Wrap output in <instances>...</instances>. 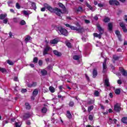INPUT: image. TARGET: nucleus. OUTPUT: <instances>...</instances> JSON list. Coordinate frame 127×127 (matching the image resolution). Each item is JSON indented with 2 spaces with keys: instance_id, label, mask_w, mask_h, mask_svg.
<instances>
[{
  "instance_id": "nucleus-1",
  "label": "nucleus",
  "mask_w": 127,
  "mask_h": 127,
  "mask_svg": "<svg viewBox=\"0 0 127 127\" xmlns=\"http://www.w3.org/2000/svg\"><path fill=\"white\" fill-rule=\"evenodd\" d=\"M47 8L48 10H49V11L52 12L53 13H55V14L58 16H61V14L63 13L61 9L57 7L53 8L51 6H49L47 7Z\"/></svg>"
},
{
  "instance_id": "nucleus-2",
  "label": "nucleus",
  "mask_w": 127,
  "mask_h": 127,
  "mask_svg": "<svg viewBox=\"0 0 127 127\" xmlns=\"http://www.w3.org/2000/svg\"><path fill=\"white\" fill-rule=\"evenodd\" d=\"M58 33L59 34L64 35V36H67V35H68V31H67V30L62 27L58 28Z\"/></svg>"
},
{
  "instance_id": "nucleus-3",
  "label": "nucleus",
  "mask_w": 127,
  "mask_h": 127,
  "mask_svg": "<svg viewBox=\"0 0 127 127\" xmlns=\"http://www.w3.org/2000/svg\"><path fill=\"white\" fill-rule=\"evenodd\" d=\"M28 6L31 8V9H34V10H36V4L34 2H29L28 3Z\"/></svg>"
},
{
  "instance_id": "nucleus-4",
  "label": "nucleus",
  "mask_w": 127,
  "mask_h": 127,
  "mask_svg": "<svg viewBox=\"0 0 127 127\" xmlns=\"http://www.w3.org/2000/svg\"><path fill=\"white\" fill-rule=\"evenodd\" d=\"M121 104L119 103H116L114 105V111L115 112H117L119 113V112H121Z\"/></svg>"
},
{
  "instance_id": "nucleus-5",
  "label": "nucleus",
  "mask_w": 127,
  "mask_h": 127,
  "mask_svg": "<svg viewBox=\"0 0 127 127\" xmlns=\"http://www.w3.org/2000/svg\"><path fill=\"white\" fill-rule=\"evenodd\" d=\"M109 3L111 5H120V2L116 0H110Z\"/></svg>"
},
{
  "instance_id": "nucleus-6",
  "label": "nucleus",
  "mask_w": 127,
  "mask_h": 127,
  "mask_svg": "<svg viewBox=\"0 0 127 127\" xmlns=\"http://www.w3.org/2000/svg\"><path fill=\"white\" fill-rule=\"evenodd\" d=\"M71 29L72 30H76V31H78V32H82V30H83V28H77L76 27H74L73 26H70Z\"/></svg>"
},
{
  "instance_id": "nucleus-7",
  "label": "nucleus",
  "mask_w": 127,
  "mask_h": 127,
  "mask_svg": "<svg viewBox=\"0 0 127 127\" xmlns=\"http://www.w3.org/2000/svg\"><path fill=\"white\" fill-rule=\"evenodd\" d=\"M50 49H51V48H50V47L47 46L44 50L43 51V55H46V54H48V52L49 51V50H50Z\"/></svg>"
},
{
  "instance_id": "nucleus-8",
  "label": "nucleus",
  "mask_w": 127,
  "mask_h": 127,
  "mask_svg": "<svg viewBox=\"0 0 127 127\" xmlns=\"http://www.w3.org/2000/svg\"><path fill=\"white\" fill-rule=\"evenodd\" d=\"M36 85H37L36 82H33L32 83L27 84V87H28V88H32L33 87L36 86Z\"/></svg>"
},
{
  "instance_id": "nucleus-9",
  "label": "nucleus",
  "mask_w": 127,
  "mask_h": 127,
  "mask_svg": "<svg viewBox=\"0 0 127 127\" xmlns=\"http://www.w3.org/2000/svg\"><path fill=\"white\" fill-rule=\"evenodd\" d=\"M103 72H106V69H107V60H104V62L103 64Z\"/></svg>"
},
{
  "instance_id": "nucleus-10",
  "label": "nucleus",
  "mask_w": 127,
  "mask_h": 127,
  "mask_svg": "<svg viewBox=\"0 0 127 127\" xmlns=\"http://www.w3.org/2000/svg\"><path fill=\"white\" fill-rule=\"evenodd\" d=\"M97 28L100 33H101V34H103V33H104V29L102 28V27H101V26H100V25H97Z\"/></svg>"
},
{
  "instance_id": "nucleus-11",
  "label": "nucleus",
  "mask_w": 127,
  "mask_h": 127,
  "mask_svg": "<svg viewBox=\"0 0 127 127\" xmlns=\"http://www.w3.org/2000/svg\"><path fill=\"white\" fill-rule=\"evenodd\" d=\"M102 34H101V33L99 34H98L97 33H95L93 34V36L94 37H98V38H99V39H101V38L102 37Z\"/></svg>"
},
{
  "instance_id": "nucleus-12",
  "label": "nucleus",
  "mask_w": 127,
  "mask_h": 127,
  "mask_svg": "<svg viewBox=\"0 0 127 127\" xmlns=\"http://www.w3.org/2000/svg\"><path fill=\"white\" fill-rule=\"evenodd\" d=\"M30 117H31V115L29 113H26L23 116V119L24 120H26V119H28V118H30Z\"/></svg>"
},
{
  "instance_id": "nucleus-13",
  "label": "nucleus",
  "mask_w": 127,
  "mask_h": 127,
  "mask_svg": "<svg viewBox=\"0 0 127 127\" xmlns=\"http://www.w3.org/2000/svg\"><path fill=\"white\" fill-rule=\"evenodd\" d=\"M86 5L88 7V8H89V9H90V10H92V11H94L95 10L94 8H93V7H92V6H91V5H90L88 2L86 3Z\"/></svg>"
},
{
  "instance_id": "nucleus-14",
  "label": "nucleus",
  "mask_w": 127,
  "mask_h": 127,
  "mask_svg": "<svg viewBox=\"0 0 127 127\" xmlns=\"http://www.w3.org/2000/svg\"><path fill=\"white\" fill-rule=\"evenodd\" d=\"M53 53L54 54H55V55H56L57 56H58V57H60L62 55L61 53L59 52L57 50L54 51Z\"/></svg>"
},
{
  "instance_id": "nucleus-15",
  "label": "nucleus",
  "mask_w": 127,
  "mask_h": 127,
  "mask_svg": "<svg viewBox=\"0 0 127 127\" xmlns=\"http://www.w3.org/2000/svg\"><path fill=\"white\" fill-rule=\"evenodd\" d=\"M66 117L67 118H68L69 120L70 119H72V115L71 114V113H70V111H67L66 112Z\"/></svg>"
},
{
  "instance_id": "nucleus-16",
  "label": "nucleus",
  "mask_w": 127,
  "mask_h": 127,
  "mask_svg": "<svg viewBox=\"0 0 127 127\" xmlns=\"http://www.w3.org/2000/svg\"><path fill=\"white\" fill-rule=\"evenodd\" d=\"M108 29L109 30H110V31H112V30L113 29V23H108Z\"/></svg>"
},
{
  "instance_id": "nucleus-17",
  "label": "nucleus",
  "mask_w": 127,
  "mask_h": 127,
  "mask_svg": "<svg viewBox=\"0 0 127 127\" xmlns=\"http://www.w3.org/2000/svg\"><path fill=\"white\" fill-rule=\"evenodd\" d=\"M7 16V15L6 14H0V19L1 20L4 19V18H5V17H6Z\"/></svg>"
},
{
  "instance_id": "nucleus-18",
  "label": "nucleus",
  "mask_w": 127,
  "mask_h": 127,
  "mask_svg": "<svg viewBox=\"0 0 127 127\" xmlns=\"http://www.w3.org/2000/svg\"><path fill=\"white\" fill-rule=\"evenodd\" d=\"M98 75V72L97 71V70L94 69L93 72V77L96 78V76Z\"/></svg>"
},
{
  "instance_id": "nucleus-19",
  "label": "nucleus",
  "mask_w": 127,
  "mask_h": 127,
  "mask_svg": "<svg viewBox=\"0 0 127 127\" xmlns=\"http://www.w3.org/2000/svg\"><path fill=\"white\" fill-rule=\"evenodd\" d=\"M58 43V41L57 40V39H55L50 41V43L51 44H56Z\"/></svg>"
},
{
  "instance_id": "nucleus-20",
  "label": "nucleus",
  "mask_w": 127,
  "mask_h": 127,
  "mask_svg": "<svg viewBox=\"0 0 127 127\" xmlns=\"http://www.w3.org/2000/svg\"><path fill=\"white\" fill-rule=\"evenodd\" d=\"M105 85L107 86V87L110 86V82H109V79L107 78L105 81Z\"/></svg>"
},
{
  "instance_id": "nucleus-21",
  "label": "nucleus",
  "mask_w": 127,
  "mask_h": 127,
  "mask_svg": "<svg viewBox=\"0 0 127 127\" xmlns=\"http://www.w3.org/2000/svg\"><path fill=\"white\" fill-rule=\"evenodd\" d=\"M41 72L42 73V75L43 76H45V75H47V71L45 69H42L41 71Z\"/></svg>"
},
{
  "instance_id": "nucleus-22",
  "label": "nucleus",
  "mask_w": 127,
  "mask_h": 127,
  "mask_svg": "<svg viewBox=\"0 0 127 127\" xmlns=\"http://www.w3.org/2000/svg\"><path fill=\"white\" fill-rule=\"evenodd\" d=\"M38 94V90L37 89H35L33 92V96L35 97Z\"/></svg>"
},
{
  "instance_id": "nucleus-23",
  "label": "nucleus",
  "mask_w": 127,
  "mask_h": 127,
  "mask_svg": "<svg viewBox=\"0 0 127 127\" xmlns=\"http://www.w3.org/2000/svg\"><path fill=\"white\" fill-rule=\"evenodd\" d=\"M49 90L50 91L51 93H54L55 92V88L53 86H50L49 87Z\"/></svg>"
},
{
  "instance_id": "nucleus-24",
  "label": "nucleus",
  "mask_w": 127,
  "mask_h": 127,
  "mask_svg": "<svg viewBox=\"0 0 127 127\" xmlns=\"http://www.w3.org/2000/svg\"><path fill=\"white\" fill-rule=\"evenodd\" d=\"M115 93L116 95H120L121 94V89H116L115 90Z\"/></svg>"
},
{
  "instance_id": "nucleus-25",
  "label": "nucleus",
  "mask_w": 127,
  "mask_h": 127,
  "mask_svg": "<svg viewBox=\"0 0 127 127\" xmlns=\"http://www.w3.org/2000/svg\"><path fill=\"white\" fill-rule=\"evenodd\" d=\"M121 72H122L123 76H127V71L125 70V69H123L121 70Z\"/></svg>"
},
{
  "instance_id": "nucleus-26",
  "label": "nucleus",
  "mask_w": 127,
  "mask_h": 127,
  "mask_svg": "<svg viewBox=\"0 0 127 127\" xmlns=\"http://www.w3.org/2000/svg\"><path fill=\"white\" fill-rule=\"evenodd\" d=\"M122 123H124V124H127V118L124 117L122 118Z\"/></svg>"
},
{
  "instance_id": "nucleus-27",
  "label": "nucleus",
  "mask_w": 127,
  "mask_h": 127,
  "mask_svg": "<svg viewBox=\"0 0 127 127\" xmlns=\"http://www.w3.org/2000/svg\"><path fill=\"white\" fill-rule=\"evenodd\" d=\"M24 15H29V14H30V13H30L29 11H26V10H24L23 11Z\"/></svg>"
},
{
  "instance_id": "nucleus-28",
  "label": "nucleus",
  "mask_w": 127,
  "mask_h": 127,
  "mask_svg": "<svg viewBox=\"0 0 127 127\" xmlns=\"http://www.w3.org/2000/svg\"><path fill=\"white\" fill-rule=\"evenodd\" d=\"M80 58H81V57L80 56L75 55V56H73L74 60H79V59H80Z\"/></svg>"
},
{
  "instance_id": "nucleus-29",
  "label": "nucleus",
  "mask_w": 127,
  "mask_h": 127,
  "mask_svg": "<svg viewBox=\"0 0 127 127\" xmlns=\"http://www.w3.org/2000/svg\"><path fill=\"white\" fill-rule=\"evenodd\" d=\"M110 20L111 19H110V18L108 17H106L103 20V21H104V22H109Z\"/></svg>"
},
{
  "instance_id": "nucleus-30",
  "label": "nucleus",
  "mask_w": 127,
  "mask_h": 127,
  "mask_svg": "<svg viewBox=\"0 0 127 127\" xmlns=\"http://www.w3.org/2000/svg\"><path fill=\"white\" fill-rule=\"evenodd\" d=\"M93 109H94V106H91L88 107V112L89 113L91 112V111H92V110H93Z\"/></svg>"
},
{
  "instance_id": "nucleus-31",
  "label": "nucleus",
  "mask_w": 127,
  "mask_h": 127,
  "mask_svg": "<svg viewBox=\"0 0 127 127\" xmlns=\"http://www.w3.org/2000/svg\"><path fill=\"white\" fill-rule=\"evenodd\" d=\"M0 72H1L2 73H4L5 72H6V69L4 68L0 67Z\"/></svg>"
},
{
  "instance_id": "nucleus-32",
  "label": "nucleus",
  "mask_w": 127,
  "mask_h": 127,
  "mask_svg": "<svg viewBox=\"0 0 127 127\" xmlns=\"http://www.w3.org/2000/svg\"><path fill=\"white\" fill-rule=\"evenodd\" d=\"M25 105L26 106V108L27 109V110H29V109H30V105H29V104L28 103H26L25 104Z\"/></svg>"
},
{
  "instance_id": "nucleus-33",
  "label": "nucleus",
  "mask_w": 127,
  "mask_h": 127,
  "mask_svg": "<svg viewBox=\"0 0 127 127\" xmlns=\"http://www.w3.org/2000/svg\"><path fill=\"white\" fill-rule=\"evenodd\" d=\"M47 112V108L44 107L43 109H42V113L45 114Z\"/></svg>"
},
{
  "instance_id": "nucleus-34",
  "label": "nucleus",
  "mask_w": 127,
  "mask_h": 127,
  "mask_svg": "<svg viewBox=\"0 0 127 127\" xmlns=\"http://www.w3.org/2000/svg\"><path fill=\"white\" fill-rule=\"evenodd\" d=\"M95 103V101L93 100H91L88 101L87 104L88 105H92V104H94Z\"/></svg>"
},
{
  "instance_id": "nucleus-35",
  "label": "nucleus",
  "mask_w": 127,
  "mask_h": 127,
  "mask_svg": "<svg viewBox=\"0 0 127 127\" xmlns=\"http://www.w3.org/2000/svg\"><path fill=\"white\" fill-rule=\"evenodd\" d=\"M20 25H25V24H26V23L25 22V21H24V20H22L20 22Z\"/></svg>"
},
{
  "instance_id": "nucleus-36",
  "label": "nucleus",
  "mask_w": 127,
  "mask_h": 127,
  "mask_svg": "<svg viewBox=\"0 0 127 127\" xmlns=\"http://www.w3.org/2000/svg\"><path fill=\"white\" fill-rule=\"evenodd\" d=\"M66 45L67 46V47H69V48H71V47H72V45H71V43L69 42H66Z\"/></svg>"
},
{
  "instance_id": "nucleus-37",
  "label": "nucleus",
  "mask_w": 127,
  "mask_h": 127,
  "mask_svg": "<svg viewBox=\"0 0 127 127\" xmlns=\"http://www.w3.org/2000/svg\"><path fill=\"white\" fill-rule=\"evenodd\" d=\"M21 126V123L20 122L15 123L16 127H20Z\"/></svg>"
},
{
  "instance_id": "nucleus-38",
  "label": "nucleus",
  "mask_w": 127,
  "mask_h": 127,
  "mask_svg": "<svg viewBox=\"0 0 127 127\" xmlns=\"http://www.w3.org/2000/svg\"><path fill=\"white\" fill-rule=\"evenodd\" d=\"M7 63L9 64V65H13V62L9 60H7Z\"/></svg>"
},
{
  "instance_id": "nucleus-39",
  "label": "nucleus",
  "mask_w": 127,
  "mask_h": 127,
  "mask_svg": "<svg viewBox=\"0 0 127 127\" xmlns=\"http://www.w3.org/2000/svg\"><path fill=\"white\" fill-rule=\"evenodd\" d=\"M58 98H59V99H61L62 100H64V99H65V96H62L61 95H58Z\"/></svg>"
},
{
  "instance_id": "nucleus-40",
  "label": "nucleus",
  "mask_w": 127,
  "mask_h": 127,
  "mask_svg": "<svg viewBox=\"0 0 127 127\" xmlns=\"http://www.w3.org/2000/svg\"><path fill=\"white\" fill-rule=\"evenodd\" d=\"M120 25L121 27H122V28L126 27V25L125 24V23H124V22H120Z\"/></svg>"
},
{
  "instance_id": "nucleus-41",
  "label": "nucleus",
  "mask_w": 127,
  "mask_h": 127,
  "mask_svg": "<svg viewBox=\"0 0 127 127\" xmlns=\"http://www.w3.org/2000/svg\"><path fill=\"white\" fill-rule=\"evenodd\" d=\"M38 62V59H37V57H35L33 59V63H37Z\"/></svg>"
},
{
  "instance_id": "nucleus-42",
  "label": "nucleus",
  "mask_w": 127,
  "mask_h": 127,
  "mask_svg": "<svg viewBox=\"0 0 127 127\" xmlns=\"http://www.w3.org/2000/svg\"><path fill=\"white\" fill-rule=\"evenodd\" d=\"M69 107H73L74 106V102L73 101L69 102Z\"/></svg>"
},
{
  "instance_id": "nucleus-43",
  "label": "nucleus",
  "mask_w": 127,
  "mask_h": 127,
  "mask_svg": "<svg viewBox=\"0 0 127 127\" xmlns=\"http://www.w3.org/2000/svg\"><path fill=\"white\" fill-rule=\"evenodd\" d=\"M30 40V37H29V36H27L25 39V41H26V42H28V41H29Z\"/></svg>"
},
{
  "instance_id": "nucleus-44",
  "label": "nucleus",
  "mask_w": 127,
  "mask_h": 127,
  "mask_svg": "<svg viewBox=\"0 0 127 127\" xmlns=\"http://www.w3.org/2000/svg\"><path fill=\"white\" fill-rule=\"evenodd\" d=\"M7 21H8V18H5L3 20V23H5V24H6L7 23Z\"/></svg>"
},
{
  "instance_id": "nucleus-45",
  "label": "nucleus",
  "mask_w": 127,
  "mask_h": 127,
  "mask_svg": "<svg viewBox=\"0 0 127 127\" xmlns=\"http://www.w3.org/2000/svg\"><path fill=\"white\" fill-rule=\"evenodd\" d=\"M16 8H17V9H20V5H19V3H16Z\"/></svg>"
},
{
  "instance_id": "nucleus-46",
  "label": "nucleus",
  "mask_w": 127,
  "mask_h": 127,
  "mask_svg": "<svg viewBox=\"0 0 127 127\" xmlns=\"http://www.w3.org/2000/svg\"><path fill=\"white\" fill-rule=\"evenodd\" d=\"M94 95H95V96H96V97L99 96V91H95L94 92Z\"/></svg>"
},
{
  "instance_id": "nucleus-47",
  "label": "nucleus",
  "mask_w": 127,
  "mask_h": 127,
  "mask_svg": "<svg viewBox=\"0 0 127 127\" xmlns=\"http://www.w3.org/2000/svg\"><path fill=\"white\" fill-rule=\"evenodd\" d=\"M59 5L62 8H64L65 7V6L64 5H63V4H62L61 3H59Z\"/></svg>"
},
{
  "instance_id": "nucleus-48",
  "label": "nucleus",
  "mask_w": 127,
  "mask_h": 127,
  "mask_svg": "<svg viewBox=\"0 0 127 127\" xmlns=\"http://www.w3.org/2000/svg\"><path fill=\"white\" fill-rule=\"evenodd\" d=\"M122 29H123L124 32H127V27L126 26L123 27V28H122Z\"/></svg>"
},
{
  "instance_id": "nucleus-49",
  "label": "nucleus",
  "mask_w": 127,
  "mask_h": 127,
  "mask_svg": "<svg viewBox=\"0 0 127 127\" xmlns=\"http://www.w3.org/2000/svg\"><path fill=\"white\" fill-rule=\"evenodd\" d=\"M113 59H114V60H119V58L118 56L114 55L113 56Z\"/></svg>"
},
{
  "instance_id": "nucleus-50",
  "label": "nucleus",
  "mask_w": 127,
  "mask_h": 127,
  "mask_svg": "<svg viewBox=\"0 0 127 127\" xmlns=\"http://www.w3.org/2000/svg\"><path fill=\"white\" fill-rule=\"evenodd\" d=\"M117 83L118 84H119V85H122V84L123 83V82H122V80L121 79H119L117 81Z\"/></svg>"
},
{
  "instance_id": "nucleus-51",
  "label": "nucleus",
  "mask_w": 127,
  "mask_h": 127,
  "mask_svg": "<svg viewBox=\"0 0 127 127\" xmlns=\"http://www.w3.org/2000/svg\"><path fill=\"white\" fill-rule=\"evenodd\" d=\"M93 116H92L91 115H89V120H90V121H93Z\"/></svg>"
},
{
  "instance_id": "nucleus-52",
  "label": "nucleus",
  "mask_w": 127,
  "mask_h": 127,
  "mask_svg": "<svg viewBox=\"0 0 127 127\" xmlns=\"http://www.w3.org/2000/svg\"><path fill=\"white\" fill-rule=\"evenodd\" d=\"M116 34L117 35V36H120V31H116L115 32Z\"/></svg>"
},
{
  "instance_id": "nucleus-53",
  "label": "nucleus",
  "mask_w": 127,
  "mask_h": 127,
  "mask_svg": "<svg viewBox=\"0 0 127 127\" xmlns=\"http://www.w3.org/2000/svg\"><path fill=\"white\" fill-rule=\"evenodd\" d=\"M98 6L99 7H103V6H104V4H102V3H98Z\"/></svg>"
},
{
  "instance_id": "nucleus-54",
  "label": "nucleus",
  "mask_w": 127,
  "mask_h": 127,
  "mask_svg": "<svg viewBox=\"0 0 127 127\" xmlns=\"http://www.w3.org/2000/svg\"><path fill=\"white\" fill-rule=\"evenodd\" d=\"M27 90H26V89H23L21 90V93H25L27 92Z\"/></svg>"
},
{
  "instance_id": "nucleus-55",
  "label": "nucleus",
  "mask_w": 127,
  "mask_h": 127,
  "mask_svg": "<svg viewBox=\"0 0 127 127\" xmlns=\"http://www.w3.org/2000/svg\"><path fill=\"white\" fill-rule=\"evenodd\" d=\"M82 110L83 111V112L85 113L86 112V109H85V107L84 106H81Z\"/></svg>"
},
{
  "instance_id": "nucleus-56",
  "label": "nucleus",
  "mask_w": 127,
  "mask_h": 127,
  "mask_svg": "<svg viewBox=\"0 0 127 127\" xmlns=\"http://www.w3.org/2000/svg\"><path fill=\"white\" fill-rule=\"evenodd\" d=\"M94 19L95 20H98V19H99V17H98V15H95L94 17Z\"/></svg>"
},
{
  "instance_id": "nucleus-57",
  "label": "nucleus",
  "mask_w": 127,
  "mask_h": 127,
  "mask_svg": "<svg viewBox=\"0 0 127 127\" xmlns=\"http://www.w3.org/2000/svg\"><path fill=\"white\" fill-rule=\"evenodd\" d=\"M42 64H43L42 61L39 60V65L40 66H41V65H42Z\"/></svg>"
},
{
  "instance_id": "nucleus-58",
  "label": "nucleus",
  "mask_w": 127,
  "mask_h": 127,
  "mask_svg": "<svg viewBox=\"0 0 127 127\" xmlns=\"http://www.w3.org/2000/svg\"><path fill=\"white\" fill-rule=\"evenodd\" d=\"M9 36L10 38H11L12 37V36H13V35H12V33H11V32H10L9 33Z\"/></svg>"
},
{
  "instance_id": "nucleus-59",
  "label": "nucleus",
  "mask_w": 127,
  "mask_h": 127,
  "mask_svg": "<svg viewBox=\"0 0 127 127\" xmlns=\"http://www.w3.org/2000/svg\"><path fill=\"white\" fill-rule=\"evenodd\" d=\"M10 11L12 13H15V12L14 11V10H13V9H10Z\"/></svg>"
},
{
  "instance_id": "nucleus-60",
  "label": "nucleus",
  "mask_w": 127,
  "mask_h": 127,
  "mask_svg": "<svg viewBox=\"0 0 127 127\" xmlns=\"http://www.w3.org/2000/svg\"><path fill=\"white\" fill-rule=\"evenodd\" d=\"M14 81H15L16 82H17V81H18V78L17 77H15L14 78Z\"/></svg>"
},
{
  "instance_id": "nucleus-61",
  "label": "nucleus",
  "mask_w": 127,
  "mask_h": 127,
  "mask_svg": "<svg viewBox=\"0 0 127 127\" xmlns=\"http://www.w3.org/2000/svg\"><path fill=\"white\" fill-rule=\"evenodd\" d=\"M113 123V119L110 118L109 121V124H112Z\"/></svg>"
},
{
  "instance_id": "nucleus-62",
  "label": "nucleus",
  "mask_w": 127,
  "mask_h": 127,
  "mask_svg": "<svg viewBox=\"0 0 127 127\" xmlns=\"http://www.w3.org/2000/svg\"><path fill=\"white\" fill-rule=\"evenodd\" d=\"M82 9V7H79L77 9V11H81Z\"/></svg>"
},
{
  "instance_id": "nucleus-63",
  "label": "nucleus",
  "mask_w": 127,
  "mask_h": 127,
  "mask_svg": "<svg viewBox=\"0 0 127 127\" xmlns=\"http://www.w3.org/2000/svg\"><path fill=\"white\" fill-rule=\"evenodd\" d=\"M124 19L125 20H126V21H127V15H125V16H124Z\"/></svg>"
},
{
  "instance_id": "nucleus-64",
  "label": "nucleus",
  "mask_w": 127,
  "mask_h": 127,
  "mask_svg": "<svg viewBox=\"0 0 127 127\" xmlns=\"http://www.w3.org/2000/svg\"><path fill=\"white\" fill-rule=\"evenodd\" d=\"M26 125H30V121H27L26 122Z\"/></svg>"
}]
</instances>
